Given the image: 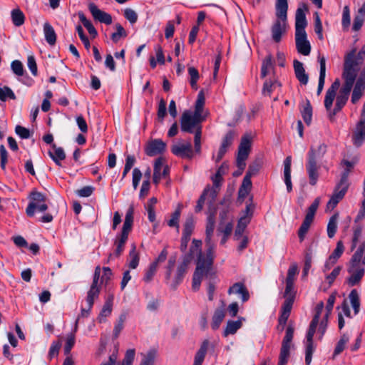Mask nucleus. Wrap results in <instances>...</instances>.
I'll list each match as a JSON object with an SVG mask.
<instances>
[{
    "label": "nucleus",
    "mask_w": 365,
    "mask_h": 365,
    "mask_svg": "<svg viewBox=\"0 0 365 365\" xmlns=\"http://www.w3.org/2000/svg\"><path fill=\"white\" fill-rule=\"evenodd\" d=\"M347 272L349 277L346 282L349 286L354 287L361 282L365 274V240L352 255L347 266Z\"/></svg>",
    "instance_id": "nucleus-1"
},
{
    "label": "nucleus",
    "mask_w": 365,
    "mask_h": 365,
    "mask_svg": "<svg viewBox=\"0 0 365 365\" xmlns=\"http://www.w3.org/2000/svg\"><path fill=\"white\" fill-rule=\"evenodd\" d=\"M287 0H276V19L271 26L272 38L276 43H279L282 36L286 33L287 27Z\"/></svg>",
    "instance_id": "nucleus-2"
},
{
    "label": "nucleus",
    "mask_w": 365,
    "mask_h": 365,
    "mask_svg": "<svg viewBox=\"0 0 365 365\" xmlns=\"http://www.w3.org/2000/svg\"><path fill=\"white\" fill-rule=\"evenodd\" d=\"M327 146L324 143L320 144L317 148L311 147L308 153V161L306 165L308 174L309 184L315 185L319 178L318 170L319 166L317 165L319 160L322 159L327 153Z\"/></svg>",
    "instance_id": "nucleus-3"
},
{
    "label": "nucleus",
    "mask_w": 365,
    "mask_h": 365,
    "mask_svg": "<svg viewBox=\"0 0 365 365\" xmlns=\"http://www.w3.org/2000/svg\"><path fill=\"white\" fill-rule=\"evenodd\" d=\"M133 215L134 208L133 206H130L125 213L121 233L116 237L115 240V245L116 247L115 252L113 255H110L109 259L113 256L118 257L123 253L125 245L128 239V235L132 230L134 219Z\"/></svg>",
    "instance_id": "nucleus-4"
},
{
    "label": "nucleus",
    "mask_w": 365,
    "mask_h": 365,
    "mask_svg": "<svg viewBox=\"0 0 365 365\" xmlns=\"http://www.w3.org/2000/svg\"><path fill=\"white\" fill-rule=\"evenodd\" d=\"M358 65L359 62L352 51L345 58L342 73L344 83L342 86L352 89L358 73Z\"/></svg>",
    "instance_id": "nucleus-5"
},
{
    "label": "nucleus",
    "mask_w": 365,
    "mask_h": 365,
    "mask_svg": "<svg viewBox=\"0 0 365 365\" xmlns=\"http://www.w3.org/2000/svg\"><path fill=\"white\" fill-rule=\"evenodd\" d=\"M205 117L196 116L190 110H185L180 118V128L183 132L195 133L202 131V122Z\"/></svg>",
    "instance_id": "nucleus-6"
},
{
    "label": "nucleus",
    "mask_w": 365,
    "mask_h": 365,
    "mask_svg": "<svg viewBox=\"0 0 365 365\" xmlns=\"http://www.w3.org/2000/svg\"><path fill=\"white\" fill-rule=\"evenodd\" d=\"M294 329L292 325L287 327L285 336L282 342L278 365H286L290 356V349L294 346L292 339Z\"/></svg>",
    "instance_id": "nucleus-7"
},
{
    "label": "nucleus",
    "mask_w": 365,
    "mask_h": 365,
    "mask_svg": "<svg viewBox=\"0 0 365 365\" xmlns=\"http://www.w3.org/2000/svg\"><path fill=\"white\" fill-rule=\"evenodd\" d=\"M348 175L349 170L342 173L339 183L336 187L333 195L327 202V207L328 209H334L344 197L349 187Z\"/></svg>",
    "instance_id": "nucleus-8"
},
{
    "label": "nucleus",
    "mask_w": 365,
    "mask_h": 365,
    "mask_svg": "<svg viewBox=\"0 0 365 365\" xmlns=\"http://www.w3.org/2000/svg\"><path fill=\"white\" fill-rule=\"evenodd\" d=\"M319 203L320 198L317 197L307 209L305 217L298 232L299 238L301 242L304 240L305 235L308 232L310 225L314 220V215L319 207Z\"/></svg>",
    "instance_id": "nucleus-9"
},
{
    "label": "nucleus",
    "mask_w": 365,
    "mask_h": 365,
    "mask_svg": "<svg viewBox=\"0 0 365 365\" xmlns=\"http://www.w3.org/2000/svg\"><path fill=\"white\" fill-rule=\"evenodd\" d=\"M48 209L46 197L41 192H33L31 200L28 205L26 212L29 217H33L36 211L44 212Z\"/></svg>",
    "instance_id": "nucleus-10"
},
{
    "label": "nucleus",
    "mask_w": 365,
    "mask_h": 365,
    "mask_svg": "<svg viewBox=\"0 0 365 365\" xmlns=\"http://www.w3.org/2000/svg\"><path fill=\"white\" fill-rule=\"evenodd\" d=\"M190 259L185 257L176 267L175 272L171 275V279H165V283L169 284L173 289L177 287L182 282L185 274L187 273Z\"/></svg>",
    "instance_id": "nucleus-11"
},
{
    "label": "nucleus",
    "mask_w": 365,
    "mask_h": 365,
    "mask_svg": "<svg viewBox=\"0 0 365 365\" xmlns=\"http://www.w3.org/2000/svg\"><path fill=\"white\" fill-rule=\"evenodd\" d=\"M351 138L356 147H360L365 140V103L363 105L360 120L353 131Z\"/></svg>",
    "instance_id": "nucleus-12"
},
{
    "label": "nucleus",
    "mask_w": 365,
    "mask_h": 365,
    "mask_svg": "<svg viewBox=\"0 0 365 365\" xmlns=\"http://www.w3.org/2000/svg\"><path fill=\"white\" fill-rule=\"evenodd\" d=\"M101 277V267L97 266L95 269L93 282L87 292L86 303L90 307H93L95 299H98L100 294V285H98Z\"/></svg>",
    "instance_id": "nucleus-13"
},
{
    "label": "nucleus",
    "mask_w": 365,
    "mask_h": 365,
    "mask_svg": "<svg viewBox=\"0 0 365 365\" xmlns=\"http://www.w3.org/2000/svg\"><path fill=\"white\" fill-rule=\"evenodd\" d=\"M351 91V88H346L344 86L341 88L336 98V104L334 108L331 110V108L329 110H327L329 113V118L331 120H334L335 115L339 112L346 105L349 99Z\"/></svg>",
    "instance_id": "nucleus-14"
},
{
    "label": "nucleus",
    "mask_w": 365,
    "mask_h": 365,
    "mask_svg": "<svg viewBox=\"0 0 365 365\" xmlns=\"http://www.w3.org/2000/svg\"><path fill=\"white\" fill-rule=\"evenodd\" d=\"M171 151L175 155L182 158L192 159L194 155L190 141H187L186 143L173 145L171 148Z\"/></svg>",
    "instance_id": "nucleus-15"
},
{
    "label": "nucleus",
    "mask_w": 365,
    "mask_h": 365,
    "mask_svg": "<svg viewBox=\"0 0 365 365\" xmlns=\"http://www.w3.org/2000/svg\"><path fill=\"white\" fill-rule=\"evenodd\" d=\"M169 171V167L164 165V159L158 158L154 164L153 182L158 185L163 178H165L168 175Z\"/></svg>",
    "instance_id": "nucleus-16"
},
{
    "label": "nucleus",
    "mask_w": 365,
    "mask_h": 365,
    "mask_svg": "<svg viewBox=\"0 0 365 365\" xmlns=\"http://www.w3.org/2000/svg\"><path fill=\"white\" fill-rule=\"evenodd\" d=\"M252 216L251 205H248L246 206L245 210L244 211V215L242 216L238 220V223L235 232V237L237 240L242 235L245 228L250 222Z\"/></svg>",
    "instance_id": "nucleus-17"
},
{
    "label": "nucleus",
    "mask_w": 365,
    "mask_h": 365,
    "mask_svg": "<svg viewBox=\"0 0 365 365\" xmlns=\"http://www.w3.org/2000/svg\"><path fill=\"white\" fill-rule=\"evenodd\" d=\"M208 272L209 270H207L205 266V262L202 260V257H200L197 262V267L192 277V288L194 291L199 289L203 275Z\"/></svg>",
    "instance_id": "nucleus-18"
},
{
    "label": "nucleus",
    "mask_w": 365,
    "mask_h": 365,
    "mask_svg": "<svg viewBox=\"0 0 365 365\" xmlns=\"http://www.w3.org/2000/svg\"><path fill=\"white\" fill-rule=\"evenodd\" d=\"M295 43L298 53L304 56L309 55L311 45L307 40V34H295Z\"/></svg>",
    "instance_id": "nucleus-19"
},
{
    "label": "nucleus",
    "mask_w": 365,
    "mask_h": 365,
    "mask_svg": "<svg viewBox=\"0 0 365 365\" xmlns=\"http://www.w3.org/2000/svg\"><path fill=\"white\" fill-rule=\"evenodd\" d=\"M304 9L298 8L295 14V34H307L305 27L307 26V20L304 14V10H307V6H303Z\"/></svg>",
    "instance_id": "nucleus-20"
},
{
    "label": "nucleus",
    "mask_w": 365,
    "mask_h": 365,
    "mask_svg": "<svg viewBox=\"0 0 365 365\" xmlns=\"http://www.w3.org/2000/svg\"><path fill=\"white\" fill-rule=\"evenodd\" d=\"M166 148V144L160 139H155L150 141L146 148L145 153L148 156H155L163 153Z\"/></svg>",
    "instance_id": "nucleus-21"
},
{
    "label": "nucleus",
    "mask_w": 365,
    "mask_h": 365,
    "mask_svg": "<svg viewBox=\"0 0 365 365\" xmlns=\"http://www.w3.org/2000/svg\"><path fill=\"white\" fill-rule=\"evenodd\" d=\"M88 9L93 17L96 20L100 21L101 23H104L107 25H110L112 23L111 16L109 14L99 9L95 4H89Z\"/></svg>",
    "instance_id": "nucleus-22"
},
{
    "label": "nucleus",
    "mask_w": 365,
    "mask_h": 365,
    "mask_svg": "<svg viewBox=\"0 0 365 365\" xmlns=\"http://www.w3.org/2000/svg\"><path fill=\"white\" fill-rule=\"evenodd\" d=\"M365 90V75L361 73L359 78L356 81L352 95H351V103L355 104L363 96V92Z\"/></svg>",
    "instance_id": "nucleus-23"
},
{
    "label": "nucleus",
    "mask_w": 365,
    "mask_h": 365,
    "mask_svg": "<svg viewBox=\"0 0 365 365\" xmlns=\"http://www.w3.org/2000/svg\"><path fill=\"white\" fill-rule=\"evenodd\" d=\"M340 83L339 78L335 79L327 91L324 99V107L327 110H329L332 107L333 101L336 97V92L339 89Z\"/></svg>",
    "instance_id": "nucleus-24"
},
{
    "label": "nucleus",
    "mask_w": 365,
    "mask_h": 365,
    "mask_svg": "<svg viewBox=\"0 0 365 365\" xmlns=\"http://www.w3.org/2000/svg\"><path fill=\"white\" fill-rule=\"evenodd\" d=\"M316 331V329L309 327L307 334V344H306V353H305V363L309 365L312 362V354L314 351L313 344V336Z\"/></svg>",
    "instance_id": "nucleus-25"
},
{
    "label": "nucleus",
    "mask_w": 365,
    "mask_h": 365,
    "mask_svg": "<svg viewBox=\"0 0 365 365\" xmlns=\"http://www.w3.org/2000/svg\"><path fill=\"white\" fill-rule=\"evenodd\" d=\"M293 66L297 80L301 84L307 85L309 81V76L305 71L303 63L295 59L293 61Z\"/></svg>",
    "instance_id": "nucleus-26"
},
{
    "label": "nucleus",
    "mask_w": 365,
    "mask_h": 365,
    "mask_svg": "<svg viewBox=\"0 0 365 365\" xmlns=\"http://www.w3.org/2000/svg\"><path fill=\"white\" fill-rule=\"evenodd\" d=\"M48 155L58 166H61V161L66 158L64 150L61 147H57L56 144H52Z\"/></svg>",
    "instance_id": "nucleus-27"
},
{
    "label": "nucleus",
    "mask_w": 365,
    "mask_h": 365,
    "mask_svg": "<svg viewBox=\"0 0 365 365\" xmlns=\"http://www.w3.org/2000/svg\"><path fill=\"white\" fill-rule=\"evenodd\" d=\"M228 294H236L241 295L242 302H247L250 298V294L243 283L237 282L230 287L228 289Z\"/></svg>",
    "instance_id": "nucleus-28"
},
{
    "label": "nucleus",
    "mask_w": 365,
    "mask_h": 365,
    "mask_svg": "<svg viewBox=\"0 0 365 365\" xmlns=\"http://www.w3.org/2000/svg\"><path fill=\"white\" fill-rule=\"evenodd\" d=\"M205 245L207 247L206 259H205L202 255V260L205 262V266L207 270H210L215 257V244L213 241H210L209 242L205 241Z\"/></svg>",
    "instance_id": "nucleus-29"
},
{
    "label": "nucleus",
    "mask_w": 365,
    "mask_h": 365,
    "mask_svg": "<svg viewBox=\"0 0 365 365\" xmlns=\"http://www.w3.org/2000/svg\"><path fill=\"white\" fill-rule=\"evenodd\" d=\"M291 157H287L284 160V178L288 192H290L292 190V184L291 180Z\"/></svg>",
    "instance_id": "nucleus-30"
},
{
    "label": "nucleus",
    "mask_w": 365,
    "mask_h": 365,
    "mask_svg": "<svg viewBox=\"0 0 365 365\" xmlns=\"http://www.w3.org/2000/svg\"><path fill=\"white\" fill-rule=\"evenodd\" d=\"M209 345L210 341L208 339H205L202 341L199 350L195 356L193 365H202L208 350Z\"/></svg>",
    "instance_id": "nucleus-31"
},
{
    "label": "nucleus",
    "mask_w": 365,
    "mask_h": 365,
    "mask_svg": "<svg viewBox=\"0 0 365 365\" xmlns=\"http://www.w3.org/2000/svg\"><path fill=\"white\" fill-rule=\"evenodd\" d=\"M319 62L320 64V72L319 77V83L317 88V95H320L325 83L326 76V59L324 56L319 57Z\"/></svg>",
    "instance_id": "nucleus-32"
},
{
    "label": "nucleus",
    "mask_w": 365,
    "mask_h": 365,
    "mask_svg": "<svg viewBox=\"0 0 365 365\" xmlns=\"http://www.w3.org/2000/svg\"><path fill=\"white\" fill-rule=\"evenodd\" d=\"M43 34L46 42L49 45L53 46L56 41V34L53 26L48 22L43 24Z\"/></svg>",
    "instance_id": "nucleus-33"
},
{
    "label": "nucleus",
    "mask_w": 365,
    "mask_h": 365,
    "mask_svg": "<svg viewBox=\"0 0 365 365\" xmlns=\"http://www.w3.org/2000/svg\"><path fill=\"white\" fill-rule=\"evenodd\" d=\"M215 213H210L207 217L206 230H205V240L208 242L212 241V235L215 230Z\"/></svg>",
    "instance_id": "nucleus-34"
},
{
    "label": "nucleus",
    "mask_w": 365,
    "mask_h": 365,
    "mask_svg": "<svg viewBox=\"0 0 365 365\" xmlns=\"http://www.w3.org/2000/svg\"><path fill=\"white\" fill-rule=\"evenodd\" d=\"M205 102V96L202 91H200L197 95V98L195 104V110L192 112L196 116L205 117L203 115V108Z\"/></svg>",
    "instance_id": "nucleus-35"
},
{
    "label": "nucleus",
    "mask_w": 365,
    "mask_h": 365,
    "mask_svg": "<svg viewBox=\"0 0 365 365\" xmlns=\"http://www.w3.org/2000/svg\"><path fill=\"white\" fill-rule=\"evenodd\" d=\"M225 316L224 309H217L212 316L211 327L214 330L217 329Z\"/></svg>",
    "instance_id": "nucleus-36"
},
{
    "label": "nucleus",
    "mask_w": 365,
    "mask_h": 365,
    "mask_svg": "<svg viewBox=\"0 0 365 365\" xmlns=\"http://www.w3.org/2000/svg\"><path fill=\"white\" fill-rule=\"evenodd\" d=\"M251 148V140L248 136H244L242 138L239 148H238V155L242 156L249 155L250 151Z\"/></svg>",
    "instance_id": "nucleus-37"
},
{
    "label": "nucleus",
    "mask_w": 365,
    "mask_h": 365,
    "mask_svg": "<svg viewBox=\"0 0 365 365\" xmlns=\"http://www.w3.org/2000/svg\"><path fill=\"white\" fill-rule=\"evenodd\" d=\"M339 214L333 215L329 220L327 225V235L329 238H333L337 230Z\"/></svg>",
    "instance_id": "nucleus-38"
},
{
    "label": "nucleus",
    "mask_w": 365,
    "mask_h": 365,
    "mask_svg": "<svg viewBox=\"0 0 365 365\" xmlns=\"http://www.w3.org/2000/svg\"><path fill=\"white\" fill-rule=\"evenodd\" d=\"M176 255H173L169 257L167 264L165 266V279H171V275L176 267Z\"/></svg>",
    "instance_id": "nucleus-39"
},
{
    "label": "nucleus",
    "mask_w": 365,
    "mask_h": 365,
    "mask_svg": "<svg viewBox=\"0 0 365 365\" xmlns=\"http://www.w3.org/2000/svg\"><path fill=\"white\" fill-rule=\"evenodd\" d=\"M140 261L139 254L136 251V246L135 244L131 245V250L129 252V261H128V267L130 269H136L138 266Z\"/></svg>",
    "instance_id": "nucleus-40"
},
{
    "label": "nucleus",
    "mask_w": 365,
    "mask_h": 365,
    "mask_svg": "<svg viewBox=\"0 0 365 365\" xmlns=\"http://www.w3.org/2000/svg\"><path fill=\"white\" fill-rule=\"evenodd\" d=\"M12 23L16 26H21L24 24L25 16L19 9H13L11 12Z\"/></svg>",
    "instance_id": "nucleus-41"
},
{
    "label": "nucleus",
    "mask_w": 365,
    "mask_h": 365,
    "mask_svg": "<svg viewBox=\"0 0 365 365\" xmlns=\"http://www.w3.org/2000/svg\"><path fill=\"white\" fill-rule=\"evenodd\" d=\"M241 327L242 322L240 320L228 321L223 334L225 336H227L230 334H234Z\"/></svg>",
    "instance_id": "nucleus-42"
},
{
    "label": "nucleus",
    "mask_w": 365,
    "mask_h": 365,
    "mask_svg": "<svg viewBox=\"0 0 365 365\" xmlns=\"http://www.w3.org/2000/svg\"><path fill=\"white\" fill-rule=\"evenodd\" d=\"M349 341V336L346 334H344L339 341L337 342L334 351L333 358L340 354L345 349L346 344Z\"/></svg>",
    "instance_id": "nucleus-43"
},
{
    "label": "nucleus",
    "mask_w": 365,
    "mask_h": 365,
    "mask_svg": "<svg viewBox=\"0 0 365 365\" xmlns=\"http://www.w3.org/2000/svg\"><path fill=\"white\" fill-rule=\"evenodd\" d=\"M344 251V246L341 241L336 243V247L333 251L332 254L329 256V262L331 264H334L338 259L341 256Z\"/></svg>",
    "instance_id": "nucleus-44"
},
{
    "label": "nucleus",
    "mask_w": 365,
    "mask_h": 365,
    "mask_svg": "<svg viewBox=\"0 0 365 365\" xmlns=\"http://www.w3.org/2000/svg\"><path fill=\"white\" fill-rule=\"evenodd\" d=\"M127 314L125 313H122L117 320L114 329H113V338L117 339L119 336V334L122 329H123V324L125 321L126 320Z\"/></svg>",
    "instance_id": "nucleus-45"
},
{
    "label": "nucleus",
    "mask_w": 365,
    "mask_h": 365,
    "mask_svg": "<svg viewBox=\"0 0 365 365\" xmlns=\"http://www.w3.org/2000/svg\"><path fill=\"white\" fill-rule=\"evenodd\" d=\"M351 304L354 310V314H358L360 307L359 296L356 289L351 291L349 295Z\"/></svg>",
    "instance_id": "nucleus-46"
},
{
    "label": "nucleus",
    "mask_w": 365,
    "mask_h": 365,
    "mask_svg": "<svg viewBox=\"0 0 365 365\" xmlns=\"http://www.w3.org/2000/svg\"><path fill=\"white\" fill-rule=\"evenodd\" d=\"M273 68L272 58L270 55L265 57L261 68V76L264 78Z\"/></svg>",
    "instance_id": "nucleus-47"
},
{
    "label": "nucleus",
    "mask_w": 365,
    "mask_h": 365,
    "mask_svg": "<svg viewBox=\"0 0 365 365\" xmlns=\"http://www.w3.org/2000/svg\"><path fill=\"white\" fill-rule=\"evenodd\" d=\"M281 83L277 81H266L264 83L262 88V93L264 95L270 96L272 92L277 88L280 87Z\"/></svg>",
    "instance_id": "nucleus-48"
},
{
    "label": "nucleus",
    "mask_w": 365,
    "mask_h": 365,
    "mask_svg": "<svg viewBox=\"0 0 365 365\" xmlns=\"http://www.w3.org/2000/svg\"><path fill=\"white\" fill-rule=\"evenodd\" d=\"M302 116L304 121L309 125L312 121V108L309 101H307L306 104L304 106L303 109L301 110Z\"/></svg>",
    "instance_id": "nucleus-49"
},
{
    "label": "nucleus",
    "mask_w": 365,
    "mask_h": 365,
    "mask_svg": "<svg viewBox=\"0 0 365 365\" xmlns=\"http://www.w3.org/2000/svg\"><path fill=\"white\" fill-rule=\"evenodd\" d=\"M195 227V221L192 216L187 217L182 231V235L190 237Z\"/></svg>",
    "instance_id": "nucleus-50"
},
{
    "label": "nucleus",
    "mask_w": 365,
    "mask_h": 365,
    "mask_svg": "<svg viewBox=\"0 0 365 365\" xmlns=\"http://www.w3.org/2000/svg\"><path fill=\"white\" fill-rule=\"evenodd\" d=\"M201 245H202L201 240L194 239L192 240V245L190 247V255L187 256V257H188L190 259L192 257V255L195 254V252H196L197 254H198L197 262L199 261L200 257L202 258V254L201 252V249H200Z\"/></svg>",
    "instance_id": "nucleus-51"
},
{
    "label": "nucleus",
    "mask_w": 365,
    "mask_h": 365,
    "mask_svg": "<svg viewBox=\"0 0 365 365\" xmlns=\"http://www.w3.org/2000/svg\"><path fill=\"white\" fill-rule=\"evenodd\" d=\"M324 309V303L323 302H320L317 304L316 307V313L310 323L309 327L313 329H317V327L319 324V318L322 314V312Z\"/></svg>",
    "instance_id": "nucleus-52"
},
{
    "label": "nucleus",
    "mask_w": 365,
    "mask_h": 365,
    "mask_svg": "<svg viewBox=\"0 0 365 365\" xmlns=\"http://www.w3.org/2000/svg\"><path fill=\"white\" fill-rule=\"evenodd\" d=\"M188 73L190 75V83L194 90L197 89V81L199 79V72L198 71L194 68V67H189L188 68Z\"/></svg>",
    "instance_id": "nucleus-53"
},
{
    "label": "nucleus",
    "mask_w": 365,
    "mask_h": 365,
    "mask_svg": "<svg viewBox=\"0 0 365 365\" xmlns=\"http://www.w3.org/2000/svg\"><path fill=\"white\" fill-rule=\"evenodd\" d=\"M113 307L109 304H103L102 309L98 317V322L99 323H103L106 321V317L110 316L112 312Z\"/></svg>",
    "instance_id": "nucleus-54"
},
{
    "label": "nucleus",
    "mask_w": 365,
    "mask_h": 365,
    "mask_svg": "<svg viewBox=\"0 0 365 365\" xmlns=\"http://www.w3.org/2000/svg\"><path fill=\"white\" fill-rule=\"evenodd\" d=\"M115 29L116 32L112 34L111 39L116 43L120 39V38L126 37L127 33L124 28L120 24H115Z\"/></svg>",
    "instance_id": "nucleus-55"
},
{
    "label": "nucleus",
    "mask_w": 365,
    "mask_h": 365,
    "mask_svg": "<svg viewBox=\"0 0 365 365\" xmlns=\"http://www.w3.org/2000/svg\"><path fill=\"white\" fill-rule=\"evenodd\" d=\"M363 227L360 225H356L353 227L354 233L352 237L351 250H353L357 245V242L361 237Z\"/></svg>",
    "instance_id": "nucleus-56"
},
{
    "label": "nucleus",
    "mask_w": 365,
    "mask_h": 365,
    "mask_svg": "<svg viewBox=\"0 0 365 365\" xmlns=\"http://www.w3.org/2000/svg\"><path fill=\"white\" fill-rule=\"evenodd\" d=\"M298 272L297 264L296 263L292 264L287 271L286 282H292L294 284L296 276L297 275Z\"/></svg>",
    "instance_id": "nucleus-57"
},
{
    "label": "nucleus",
    "mask_w": 365,
    "mask_h": 365,
    "mask_svg": "<svg viewBox=\"0 0 365 365\" xmlns=\"http://www.w3.org/2000/svg\"><path fill=\"white\" fill-rule=\"evenodd\" d=\"M9 98L11 99L15 100L16 96L13 91L8 86H4V88H0V100L1 101H6V98Z\"/></svg>",
    "instance_id": "nucleus-58"
},
{
    "label": "nucleus",
    "mask_w": 365,
    "mask_h": 365,
    "mask_svg": "<svg viewBox=\"0 0 365 365\" xmlns=\"http://www.w3.org/2000/svg\"><path fill=\"white\" fill-rule=\"evenodd\" d=\"M350 11L348 6H345L343 9L341 24L344 30H348L350 26Z\"/></svg>",
    "instance_id": "nucleus-59"
},
{
    "label": "nucleus",
    "mask_w": 365,
    "mask_h": 365,
    "mask_svg": "<svg viewBox=\"0 0 365 365\" xmlns=\"http://www.w3.org/2000/svg\"><path fill=\"white\" fill-rule=\"evenodd\" d=\"M157 269L158 266L156 265V262H152L145 272L143 280L147 283L150 282L155 274Z\"/></svg>",
    "instance_id": "nucleus-60"
},
{
    "label": "nucleus",
    "mask_w": 365,
    "mask_h": 365,
    "mask_svg": "<svg viewBox=\"0 0 365 365\" xmlns=\"http://www.w3.org/2000/svg\"><path fill=\"white\" fill-rule=\"evenodd\" d=\"M261 168H262V164H261L260 161H255V162L251 163L248 167V170L246 173V175H247L250 178L256 175L260 170Z\"/></svg>",
    "instance_id": "nucleus-61"
},
{
    "label": "nucleus",
    "mask_w": 365,
    "mask_h": 365,
    "mask_svg": "<svg viewBox=\"0 0 365 365\" xmlns=\"http://www.w3.org/2000/svg\"><path fill=\"white\" fill-rule=\"evenodd\" d=\"M180 206L172 214L170 220L168 222V225L170 227H179V219L180 217Z\"/></svg>",
    "instance_id": "nucleus-62"
},
{
    "label": "nucleus",
    "mask_w": 365,
    "mask_h": 365,
    "mask_svg": "<svg viewBox=\"0 0 365 365\" xmlns=\"http://www.w3.org/2000/svg\"><path fill=\"white\" fill-rule=\"evenodd\" d=\"M135 355V350L134 349L127 350L121 365H133Z\"/></svg>",
    "instance_id": "nucleus-63"
},
{
    "label": "nucleus",
    "mask_w": 365,
    "mask_h": 365,
    "mask_svg": "<svg viewBox=\"0 0 365 365\" xmlns=\"http://www.w3.org/2000/svg\"><path fill=\"white\" fill-rule=\"evenodd\" d=\"M11 68L14 73L18 76H21L24 74V67L22 63L19 60H15L11 62Z\"/></svg>",
    "instance_id": "nucleus-64"
}]
</instances>
